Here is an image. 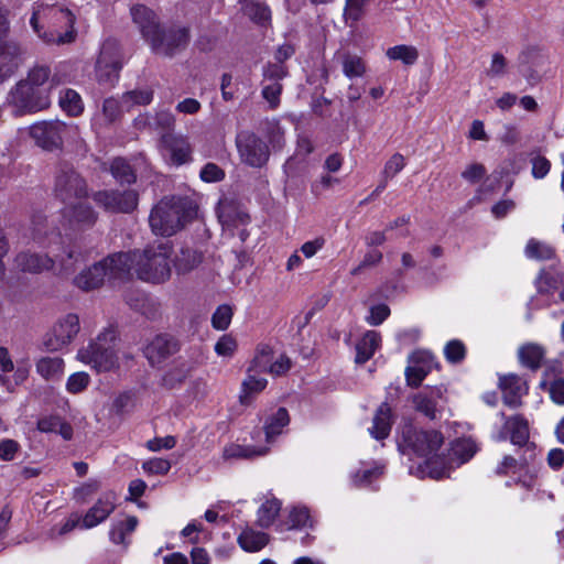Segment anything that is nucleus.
I'll use <instances>...</instances> for the list:
<instances>
[{
    "instance_id": "f257e3e1",
    "label": "nucleus",
    "mask_w": 564,
    "mask_h": 564,
    "mask_svg": "<svg viewBox=\"0 0 564 564\" xmlns=\"http://www.w3.org/2000/svg\"><path fill=\"white\" fill-rule=\"evenodd\" d=\"M55 76L51 77V68L46 65H35L10 88L6 105L11 108L13 116L22 117L43 111L51 106V89L57 85Z\"/></svg>"
},
{
    "instance_id": "f03ea898",
    "label": "nucleus",
    "mask_w": 564,
    "mask_h": 564,
    "mask_svg": "<svg viewBox=\"0 0 564 564\" xmlns=\"http://www.w3.org/2000/svg\"><path fill=\"white\" fill-rule=\"evenodd\" d=\"M196 206L188 197L165 196L151 210L149 223L155 235L170 237L191 221Z\"/></svg>"
},
{
    "instance_id": "7ed1b4c3",
    "label": "nucleus",
    "mask_w": 564,
    "mask_h": 564,
    "mask_svg": "<svg viewBox=\"0 0 564 564\" xmlns=\"http://www.w3.org/2000/svg\"><path fill=\"white\" fill-rule=\"evenodd\" d=\"M37 14L39 11L33 12L30 24L44 43L61 46L76 41V17L69 9L59 6L48 7L46 15L50 26L47 29L40 24Z\"/></svg>"
},
{
    "instance_id": "20e7f679",
    "label": "nucleus",
    "mask_w": 564,
    "mask_h": 564,
    "mask_svg": "<svg viewBox=\"0 0 564 564\" xmlns=\"http://www.w3.org/2000/svg\"><path fill=\"white\" fill-rule=\"evenodd\" d=\"M116 341V332L105 329L86 348L78 350V359L91 365L98 372L115 370L119 368Z\"/></svg>"
},
{
    "instance_id": "39448f33",
    "label": "nucleus",
    "mask_w": 564,
    "mask_h": 564,
    "mask_svg": "<svg viewBox=\"0 0 564 564\" xmlns=\"http://www.w3.org/2000/svg\"><path fill=\"white\" fill-rule=\"evenodd\" d=\"M170 254L171 248L165 243L135 250L138 278L152 283L166 281L171 276Z\"/></svg>"
},
{
    "instance_id": "423d86ee",
    "label": "nucleus",
    "mask_w": 564,
    "mask_h": 564,
    "mask_svg": "<svg viewBox=\"0 0 564 564\" xmlns=\"http://www.w3.org/2000/svg\"><path fill=\"white\" fill-rule=\"evenodd\" d=\"M54 194L63 203L86 198L88 184L70 163L59 162L55 170Z\"/></svg>"
},
{
    "instance_id": "0eeeda50",
    "label": "nucleus",
    "mask_w": 564,
    "mask_h": 564,
    "mask_svg": "<svg viewBox=\"0 0 564 564\" xmlns=\"http://www.w3.org/2000/svg\"><path fill=\"white\" fill-rule=\"evenodd\" d=\"M444 442L442 433L437 431L417 430L412 424L402 427L401 440L398 442L399 451L402 454L410 452L417 456H429L438 451Z\"/></svg>"
},
{
    "instance_id": "6e6552de",
    "label": "nucleus",
    "mask_w": 564,
    "mask_h": 564,
    "mask_svg": "<svg viewBox=\"0 0 564 564\" xmlns=\"http://www.w3.org/2000/svg\"><path fill=\"white\" fill-rule=\"evenodd\" d=\"M77 127L68 126L61 120L39 121L29 128V134L35 144L43 150L61 149L64 139L75 133Z\"/></svg>"
},
{
    "instance_id": "1a4fd4ad",
    "label": "nucleus",
    "mask_w": 564,
    "mask_h": 564,
    "mask_svg": "<svg viewBox=\"0 0 564 564\" xmlns=\"http://www.w3.org/2000/svg\"><path fill=\"white\" fill-rule=\"evenodd\" d=\"M122 68V54L120 45L115 40L102 43L95 65L96 78L99 84L110 85L118 80Z\"/></svg>"
},
{
    "instance_id": "9d476101",
    "label": "nucleus",
    "mask_w": 564,
    "mask_h": 564,
    "mask_svg": "<svg viewBox=\"0 0 564 564\" xmlns=\"http://www.w3.org/2000/svg\"><path fill=\"white\" fill-rule=\"evenodd\" d=\"M237 149L243 163L252 167H262L270 158L268 144L256 133L242 131L236 138Z\"/></svg>"
},
{
    "instance_id": "9b49d317",
    "label": "nucleus",
    "mask_w": 564,
    "mask_h": 564,
    "mask_svg": "<svg viewBox=\"0 0 564 564\" xmlns=\"http://www.w3.org/2000/svg\"><path fill=\"white\" fill-rule=\"evenodd\" d=\"M191 40L187 28L159 29L158 34L149 42L155 54L173 57L177 52L186 48Z\"/></svg>"
},
{
    "instance_id": "f8f14e48",
    "label": "nucleus",
    "mask_w": 564,
    "mask_h": 564,
    "mask_svg": "<svg viewBox=\"0 0 564 564\" xmlns=\"http://www.w3.org/2000/svg\"><path fill=\"white\" fill-rule=\"evenodd\" d=\"M94 202L110 213H132L138 206V193L132 189H105L93 194Z\"/></svg>"
},
{
    "instance_id": "ddd939ff",
    "label": "nucleus",
    "mask_w": 564,
    "mask_h": 564,
    "mask_svg": "<svg viewBox=\"0 0 564 564\" xmlns=\"http://www.w3.org/2000/svg\"><path fill=\"white\" fill-rule=\"evenodd\" d=\"M80 329L79 318L76 314H67L61 318L44 340L47 350L56 351L67 346Z\"/></svg>"
},
{
    "instance_id": "4468645a",
    "label": "nucleus",
    "mask_w": 564,
    "mask_h": 564,
    "mask_svg": "<svg viewBox=\"0 0 564 564\" xmlns=\"http://www.w3.org/2000/svg\"><path fill=\"white\" fill-rule=\"evenodd\" d=\"M135 250L129 252H116L105 259L107 275L109 279L123 280L130 276L132 269L137 272Z\"/></svg>"
},
{
    "instance_id": "2eb2a0df",
    "label": "nucleus",
    "mask_w": 564,
    "mask_h": 564,
    "mask_svg": "<svg viewBox=\"0 0 564 564\" xmlns=\"http://www.w3.org/2000/svg\"><path fill=\"white\" fill-rule=\"evenodd\" d=\"M13 265L19 272L39 274L54 267V260L44 253L21 251L13 259Z\"/></svg>"
},
{
    "instance_id": "dca6fc26",
    "label": "nucleus",
    "mask_w": 564,
    "mask_h": 564,
    "mask_svg": "<svg viewBox=\"0 0 564 564\" xmlns=\"http://www.w3.org/2000/svg\"><path fill=\"white\" fill-rule=\"evenodd\" d=\"M178 350V343L169 335L155 336L144 348V355L152 366L159 365Z\"/></svg>"
},
{
    "instance_id": "f3484780",
    "label": "nucleus",
    "mask_w": 564,
    "mask_h": 564,
    "mask_svg": "<svg viewBox=\"0 0 564 564\" xmlns=\"http://www.w3.org/2000/svg\"><path fill=\"white\" fill-rule=\"evenodd\" d=\"M131 15L133 22L139 26L142 36L147 42H150L161 28L154 11L143 4H137L131 8Z\"/></svg>"
},
{
    "instance_id": "a211bd4d",
    "label": "nucleus",
    "mask_w": 564,
    "mask_h": 564,
    "mask_svg": "<svg viewBox=\"0 0 564 564\" xmlns=\"http://www.w3.org/2000/svg\"><path fill=\"white\" fill-rule=\"evenodd\" d=\"M21 46L13 41L0 43V84L10 78L19 68Z\"/></svg>"
},
{
    "instance_id": "6ab92c4d",
    "label": "nucleus",
    "mask_w": 564,
    "mask_h": 564,
    "mask_svg": "<svg viewBox=\"0 0 564 564\" xmlns=\"http://www.w3.org/2000/svg\"><path fill=\"white\" fill-rule=\"evenodd\" d=\"M499 387L503 391L505 404L510 408H519L522 404V395L528 392L527 383L517 375L501 377Z\"/></svg>"
},
{
    "instance_id": "aec40b11",
    "label": "nucleus",
    "mask_w": 564,
    "mask_h": 564,
    "mask_svg": "<svg viewBox=\"0 0 564 564\" xmlns=\"http://www.w3.org/2000/svg\"><path fill=\"white\" fill-rule=\"evenodd\" d=\"M107 272L106 262L98 261L76 275L74 284L84 291L98 289L104 284L105 278L108 276Z\"/></svg>"
},
{
    "instance_id": "412c9836",
    "label": "nucleus",
    "mask_w": 564,
    "mask_h": 564,
    "mask_svg": "<svg viewBox=\"0 0 564 564\" xmlns=\"http://www.w3.org/2000/svg\"><path fill=\"white\" fill-rule=\"evenodd\" d=\"M160 143L171 153L174 163L180 165L189 160L191 147L183 137L174 133H163Z\"/></svg>"
},
{
    "instance_id": "4be33fe9",
    "label": "nucleus",
    "mask_w": 564,
    "mask_h": 564,
    "mask_svg": "<svg viewBox=\"0 0 564 564\" xmlns=\"http://www.w3.org/2000/svg\"><path fill=\"white\" fill-rule=\"evenodd\" d=\"M217 213L220 223L228 227L245 225L250 220L249 215L235 200L230 199L220 200Z\"/></svg>"
},
{
    "instance_id": "5701e85b",
    "label": "nucleus",
    "mask_w": 564,
    "mask_h": 564,
    "mask_svg": "<svg viewBox=\"0 0 564 564\" xmlns=\"http://www.w3.org/2000/svg\"><path fill=\"white\" fill-rule=\"evenodd\" d=\"M192 371V364L177 361L163 373L160 386L166 390L177 389L191 377Z\"/></svg>"
},
{
    "instance_id": "b1692460",
    "label": "nucleus",
    "mask_w": 564,
    "mask_h": 564,
    "mask_svg": "<svg viewBox=\"0 0 564 564\" xmlns=\"http://www.w3.org/2000/svg\"><path fill=\"white\" fill-rule=\"evenodd\" d=\"M393 424L392 409L389 403L383 402L377 409L373 420L372 427L369 432L376 440H384L389 436Z\"/></svg>"
},
{
    "instance_id": "393cba45",
    "label": "nucleus",
    "mask_w": 564,
    "mask_h": 564,
    "mask_svg": "<svg viewBox=\"0 0 564 564\" xmlns=\"http://www.w3.org/2000/svg\"><path fill=\"white\" fill-rule=\"evenodd\" d=\"M70 224L79 225L83 227H91L98 219V214L87 203L72 204L65 208L64 214Z\"/></svg>"
},
{
    "instance_id": "a878e982",
    "label": "nucleus",
    "mask_w": 564,
    "mask_h": 564,
    "mask_svg": "<svg viewBox=\"0 0 564 564\" xmlns=\"http://www.w3.org/2000/svg\"><path fill=\"white\" fill-rule=\"evenodd\" d=\"M429 356L423 352H414L410 357V362L413 364L408 366L405 369L406 383L411 388H419L422 381L430 372V367L425 365Z\"/></svg>"
},
{
    "instance_id": "bb28decb",
    "label": "nucleus",
    "mask_w": 564,
    "mask_h": 564,
    "mask_svg": "<svg viewBox=\"0 0 564 564\" xmlns=\"http://www.w3.org/2000/svg\"><path fill=\"white\" fill-rule=\"evenodd\" d=\"M115 510V503L109 499H99L84 516L83 527L90 529L106 520Z\"/></svg>"
},
{
    "instance_id": "cd10ccee",
    "label": "nucleus",
    "mask_w": 564,
    "mask_h": 564,
    "mask_svg": "<svg viewBox=\"0 0 564 564\" xmlns=\"http://www.w3.org/2000/svg\"><path fill=\"white\" fill-rule=\"evenodd\" d=\"M380 335L375 330H368L364 337L356 344V364L367 362L379 347Z\"/></svg>"
},
{
    "instance_id": "c85d7f7f",
    "label": "nucleus",
    "mask_w": 564,
    "mask_h": 564,
    "mask_svg": "<svg viewBox=\"0 0 564 564\" xmlns=\"http://www.w3.org/2000/svg\"><path fill=\"white\" fill-rule=\"evenodd\" d=\"M503 429L510 433V440L514 445L523 446L529 440V426L527 420L521 415L508 417Z\"/></svg>"
},
{
    "instance_id": "c756f323",
    "label": "nucleus",
    "mask_w": 564,
    "mask_h": 564,
    "mask_svg": "<svg viewBox=\"0 0 564 564\" xmlns=\"http://www.w3.org/2000/svg\"><path fill=\"white\" fill-rule=\"evenodd\" d=\"M405 166V159L401 153H394L386 162L381 173V181L377 188L372 192L370 198L381 193L388 185L389 180H392Z\"/></svg>"
},
{
    "instance_id": "7c9ffc66",
    "label": "nucleus",
    "mask_w": 564,
    "mask_h": 564,
    "mask_svg": "<svg viewBox=\"0 0 564 564\" xmlns=\"http://www.w3.org/2000/svg\"><path fill=\"white\" fill-rule=\"evenodd\" d=\"M109 171L113 178L121 185H131L137 181L134 169L123 158H115L110 163Z\"/></svg>"
},
{
    "instance_id": "2f4dec72",
    "label": "nucleus",
    "mask_w": 564,
    "mask_h": 564,
    "mask_svg": "<svg viewBox=\"0 0 564 564\" xmlns=\"http://www.w3.org/2000/svg\"><path fill=\"white\" fill-rule=\"evenodd\" d=\"M270 541L269 534L252 529H246L238 536L239 545L247 552H258Z\"/></svg>"
},
{
    "instance_id": "473e14b6",
    "label": "nucleus",
    "mask_w": 564,
    "mask_h": 564,
    "mask_svg": "<svg viewBox=\"0 0 564 564\" xmlns=\"http://www.w3.org/2000/svg\"><path fill=\"white\" fill-rule=\"evenodd\" d=\"M545 350L538 344H527L519 349V359L521 364L535 371L542 366Z\"/></svg>"
},
{
    "instance_id": "72a5a7b5",
    "label": "nucleus",
    "mask_w": 564,
    "mask_h": 564,
    "mask_svg": "<svg viewBox=\"0 0 564 564\" xmlns=\"http://www.w3.org/2000/svg\"><path fill=\"white\" fill-rule=\"evenodd\" d=\"M86 252L83 243L79 240H69L62 247V252L57 254V258L62 265L70 269L76 262L84 260Z\"/></svg>"
},
{
    "instance_id": "f704fd0d",
    "label": "nucleus",
    "mask_w": 564,
    "mask_h": 564,
    "mask_svg": "<svg viewBox=\"0 0 564 564\" xmlns=\"http://www.w3.org/2000/svg\"><path fill=\"white\" fill-rule=\"evenodd\" d=\"M243 14L259 25H267L271 21V11L268 6L253 0H241Z\"/></svg>"
},
{
    "instance_id": "c9c22d12",
    "label": "nucleus",
    "mask_w": 564,
    "mask_h": 564,
    "mask_svg": "<svg viewBox=\"0 0 564 564\" xmlns=\"http://www.w3.org/2000/svg\"><path fill=\"white\" fill-rule=\"evenodd\" d=\"M273 349L267 344H260L257 347L256 355L250 362L248 368V372L262 373L269 372L272 365L273 359Z\"/></svg>"
},
{
    "instance_id": "e433bc0d",
    "label": "nucleus",
    "mask_w": 564,
    "mask_h": 564,
    "mask_svg": "<svg viewBox=\"0 0 564 564\" xmlns=\"http://www.w3.org/2000/svg\"><path fill=\"white\" fill-rule=\"evenodd\" d=\"M290 423L289 412L285 408H279L271 415L264 425L265 438L270 442L274 436L281 434L282 429Z\"/></svg>"
},
{
    "instance_id": "4c0bfd02",
    "label": "nucleus",
    "mask_w": 564,
    "mask_h": 564,
    "mask_svg": "<svg viewBox=\"0 0 564 564\" xmlns=\"http://www.w3.org/2000/svg\"><path fill=\"white\" fill-rule=\"evenodd\" d=\"M202 262V254L196 250L183 248L175 258V268L178 273H187Z\"/></svg>"
},
{
    "instance_id": "58836bf2",
    "label": "nucleus",
    "mask_w": 564,
    "mask_h": 564,
    "mask_svg": "<svg viewBox=\"0 0 564 564\" xmlns=\"http://www.w3.org/2000/svg\"><path fill=\"white\" fill-rule=\"evenodd\" d=\"M268 452L267 448L254 449L249 446H242L238 444H230L226 446L223 451V458L225 460L228 459H249L256 456L265 455Z\"/></svg>"
},
{
    "instance_id": "ea45409f",
    "label": "nucleus",
    "mask_w": 564,
    "mask_h": 564,
    "mask_svg": "<svg viewBox=\"0 0 564 564\" xmlns=\"http://www.w3.org/2000/svg\"><path fill=\"white\" fill-rule=\"evenodd\" d=\"M280 509L281 503L278 499L267 500L258 510L257 524L260 528H269L278 517Z\"/></svg>"
},
{
    "instance_id": "a19ab883",
    "label": "nucleus",
    "mask_w": 564,
    "mask_h": 564,
    "mask_svg": "<svg viewBox=\"0 0 564 564\" xmlns=\"http://www.w3.org/2000/svg\"><path fill=\"white\" fill-rule=\"evenodd\" d=\"M64 361L58 357H44L36 364L37 372L45 379H55L63 372Z\"/></svg>"
},
{
    "instance_id": "79ce46f5",
    "label": "nucleus",
    "mask_w": 564,
    "mask_h": 564,
    "mask_svg": "<svg viewBox=\"0 0 564 564\" xmlns=\"http://www.w3.org/2000/svg\"><path fill=\"white\" fill-rule=\"evenodd\" d=\"M387 56L392 61H402L405 65H413L419 58V51L412 45H395L388 48Z\"/></svg>"
},
{
    "instance_id": "37998d69",
    "label": "nucleus",
    "mask_w": 564,
    "mask_h": 564,
    "mask_svg": "<svg viewBox=\"0 0 564 564\" xmlns=\"http://www.w3.org/2000/svg\"><path fill=\"white\" fill-rule=\"evenodd\" d=\"M59 106L70 116H78L83 112V101L78 93L66 89L59 98Z\"/></svg>"
},
{
    "instance_id": "c03bdc74",
    "label": "nucleus",
    "mask_w": 564,
    "mask_h": 564,
    "mask_svg": "<svg viewBox=\"0 0 564 564\" xmlns=\"http://www.w3.org/2000/svg\"><path fill=\"white\" fill-rule=\"evenodd\" d=\"M256 375L254 372H248L247 378L242 382L243 394L240 395L242 404L249 403L250 394L259 393L267 387V380L264 378H257Z\"/></svg>"
},
{
    "instance_id": "a18cd8bd",
    "label": "nucleus",
    "mask_w": 564,
    "mask_h": 564,
    "mask_svg": "<svg viewBox=\"0 0 564 564\" xmlns=\"http://www.w3.org/2000/svg\"><path fill=\"white\" fill-rule=\"evenodd\" d=\"M525 254L536 260H550L555 256V250L544 242L530 239L525 247Z\"/></svg>"
},
{
    "instance_id": "49530a36",
    "label": "nucleus",
    "mask_w": 564,
    "mask_h": 564,
    "mask_svg": "<svg viewBox=\"0 0 564 564\" xmlns=\"http://www.w3.org/2000/svg\"><path fill=\"white\" fill-rule=\"evenodd\" d=\"M153 131L163 133H173L175 127L174 116L166 110H161L152 116Z\"/></svg>"
},
{
    "instance_id": "de8ad7c7",
    "label": "nucleus",
    "mask_w": 564,
    "mask_h": 564,
    "mask_svg": "<svg viewBox=\"0 0 564 564\" xmlns=\"http://www.w3.org/2000/svg\"><path fill=\"white\" fill-rule=\"evenodd\" d=\"M153 99V91L151 89H135L127 91L122 95L121 102L128 107L133 105L145 106Z\"/></svg>"
},
{
    "instance_id": "09e8293b",
    "label": "nucleus",
    "mask_w": 564,
    "mask_h": 564,
    "mask_svg": "<svg viewBox=\"0 0 564 564\" xmlns=\"http://www.w3.org/2000/svg\"><path fill=\"white\" fill-rule=\"evenodd\" d=\"M476 453V445L469 438L457 440L452 447V454L463 464L470 459Z\"/></svg>"
},
{
    "instance_id": "8fccbe9b",
    "label": "nucleus",
    "mask_w": 564,
    "mask_h": 564,
    "mask_svg": "<svg viewBox=\"0 0 564 564\" xmlns=\"http://www.w3.org/2000/svg\"><path fill=\"white\" fill-rule=\"evenodd\" d=\"M412 402L416 411L431 420L435 419L436 404L430 397L424 393H417L413 395Z\"/></svg>"
},
{
    "instance_id": "3c124183",
    "label": "nucleus",
    "mask_w": 564,
    "mask_h": 564,
    "mask_svg": "<svg viewBox=\"0 0 564 564\" xmlns=\"http://www.w3.org/2000/svg\"><path fill=\"white\" fill-rule=\"evenodd\" d=\"M232 318V308L227 305H220L217 307L215 313L212 316L213 327L218 330H225L228 328Z\"/></svg>"
},
{
    "instance_id": "603ef678",
    "label": "nucleus",
    "mask_w": 564,
    "mask_h": 564,
    "mask_svg": "<svg viewBox=\"0 0 564 564\" xmlns=\"http://www.w3.org/2000/svg\"><path fill=\"white\" fill-rule=\"evenodd\" d=\"M344 73L348 77H359L365 74L366 67L357 55H346L343 62Z\"/></svg>"
},
{
    "instance_id": "864d4df0",
    "label": "nucleus",
    "mask_w": 564,
    "mask_h": 564,
    "mask_svg": "<svg viewBox=\"0 0 564 564\" xmlns=\"http://www.w3.org/2000/svg\"><path fill=\"white\" fill-rule=\"evenodd\" d=\"M417 473L421 474L422 477L429 475L431 478L440 479L446 475V468L438 459L430 458L423 466L420 465L417 467Z\"/></svg>"
},
{
    "instance_id": "5fc2aeb1",
    "label": "nucleus",
    "mask_w": 564,
    "mask_h": 564,
    "mask_svg": "<svg viewBox=\"0 0 564 564\" xmlns=\"http://www.w3.org/2000/svg\"><path fill=\"white\" fill-rule=\"evenodd\" d=\"M444 352L449 362L457 364L465 358L466 348L460 340L454 339L446 344Z\"/></svg>"
},
{
    "instance_id": "6e6d98bb",
    "label": "nucleus",
    "mask_w": 564,
    "mask_h": 564,
    "mask_svg": "<svg viewBox=\"0 0 564 564\" xmlns=\"http://www.w3.org/2000/svg\"><path fill=\"white\" fill-rule=\"evenodd\" d=\"M289 74V69L285 65L278 62L268 63L263 67V78L273 83H280Z\"/></svg>"
},
{
    "instance_id": "4d7b16f0",
    "label": "nucleus",
    "mask_w": 564,
    "mask_h": 564,
    "mask_svg": "<svg viewBox=\"0 0 564 564\" xmlns=\"http://www.w3.org/2000/svg\"><path fill=\"white\" fill-rule=\"evenodd\" d=\"M382 252L377 249L368 251L364 256L361 262L350 271V274L358 275L362 272L364 269L378 265L382 261Z\"/></svg>"
},
{
    "instance_id": "13d9d810",
    "label": "nucleus",
    "mask_w": 564,
    "mask_h": 564,
    "mask_svg": "<svg viewBox=\"0 0 564 564\" xmlns=\"http://www.w3.org/2000/svg\"><path fill=\"white\" fill-rule=\"evenodd\" d=\"M283 86L281 83L271 82L264 85L262 88V97L269 102L270 108L275 109L280 104V96L282 94Z\"/></svg>"
},
{
    "instance_id": "bf43d9fd",
    "label": "nucleus",
    "mask_w": 564,
    "mask_h": 564,
    "mask_svg": "<svg viewBox=\"0 0 564 564\" xmlns=\"http://www.w3.org/2000/svg\"><path fill=\"white\" fill-rule=\"evenodd\" d=\"M142 468L152 475H165L171 469V463L164 458H152L143 463Z\"/></svg>"
},
{
    "instance_id": "052dcab7",
    "label": "nucleus",
    "mask_w": 564,
    "mask_h": 564,
    "mask_svg": "<svg viewBox=\"0 0 564 564\" xmlns=\"http://www.w3.org/2000/svg\"><path fill=\"white\" fill-rule=\"evenodd\" d=\"M367 0H346L345 19L358 21L364 15Z\"/></svg>"
},
{
    "instance_id": "680f3d73",
    "label": "nucleus",
    "mask_w": 564,
    "mask_h": 564,
    "mask_svg": "<svg viewBox=\"0 0 564 564\" xmlns=\"http://www.w3.org/2000/svg\"><path fill=\"white\" fill-rule=\"evenodd\" d=\"M540 293H551L557 289V280L550 272L542 270L535 281Z\"/></svg>"
},
{
    "instance_id": "e2e57ef3",
    "label": "nucleus",
    "mask_w": 564,
    "mask_h": 564,
    "mask_svg": "<svg viewBox=\"0 0 564 564\" xmlns=\"http://www.w3.org/2000/svg\"><path fill=\"white\" fill-rule=\"evenodd\" d=\"M237 349V341L230 335H223L215 345V351L219 356L230 357Z\"/></svg>"
},
{
    "instance_id": "0e129e2a",
    "label": "nucleus",
    "mask_w": 564,
    "mask_h": 564,
    "mask_svg": "<svg viewBox=\"0 0 564 564\" xmlns=\"http://www.w3.org/2000/svg\"><path fill=\"white\" fill-rule=\"evenodd\" d=\"M89 376L86 372L73 373L67 380V390L70 393H79L87 388Z\"/></svg>"
},
{
    "instance_id": "69168bd1",
    "label": "nucleus",
    "mask_w": 564,
    "mask_h": 564,
    "mask_svg": "<svg viewBox=\"0 0 564 564\" xmlns=\"http://www.w3.org/2000/svg\"><path fill=\"white\" fill-rule=\"evenodd\" d=\"M148 297L149 296L144 292L132 289L127 290L123 295L126 304L135 312L140 307H143L142 304L145 303Z\"/></svg>"
},
{
    "instance_id": "338daca9",
    "label": "nucleus",
    "mask_w": 564,
    "mask_h": 564,
    "mask_svg": "<svg viewBox=\"0 0 564 564\" xmlns=\"http://www.w3.org/2000/svg\"><path fill=\"white\" fill-rule=\"evenodd\" d=\"M225 177V172L215 163H207L200 171V178L204 182H219Z\"/></svg>"
},
{
    "instance_id": "774afa93",
    "label": "nucleus",
    "mask_w": 564,
    "mask_h": 564,
    "mask_svg": "<svg viewBox=\"0 0 564 564\" xmlns=\"http://www.w3.org/2000/svg\"><path fill=\"white\" fill-rule=\"evenodd\" d=\"M532 163V175L535 178H543L550 171L551 163L550 161L541 155L534 156L531 160Z\"/></svg>"
}]
</instances>
